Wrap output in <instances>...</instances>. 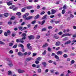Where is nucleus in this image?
I'll return each mask as SVG.
<instances>
[{"label": "nucleus", "mask_w": 76, "mask_h": 76, "mask_svg": "<svg viewBox=\"0 0 76 76\" xmlns=\"http://www.w3.org/2000/svg\"><path fill=\"white\" fill-rule=\"evenodd\" d=\"M48 29H52V27L51 26H48Z\"/></svg>", "instance_id": "obj_61"}, {"label": "nucleus", "mask_w": 76, "mask_h": 76, "mask_svg": "<svg viewBox=\"0 0 76 76\" xmlns=\"http://www.w3.org/2000/svg\"><path fill=\"white\" fill-rule=\"evenodd\" d=\"M40 38V36H39V35H37L36 37L37 39H39Z\"/></svg>", "instance_id": "obj_35"}, {"label": "nucleus", "mask_w": 76, "mask_h": 76, "mask_svg": "<svg viewBox=\"0 0 76 76\" xmlns=\"http://www.w3.org/2000/svg\"><path fill=\"white\" fill-rule=\"evenodd\" d=\"M8 65L10 67H12L13 66V64L12 63V61H9L8 62Z\"/></svg>", "instance_id": "obj_1"}, {"label": "nucleus", "mask_w": 76, "mask_h": 76, "mask_svg": "<svg viewBox=\"0 0 76 76\" xmlns=\"http://www.w3.org/2000/svg\"><path fill=\"white\" fill-rule=\"evenodd\" d=\"M4 15L5 17H7L9 16V14L8 13H5L4 14Z\"/></svg>", "instance_id": "obj_28"}, {"label": "nucleus", "mask_w": 76, "mask_h": 76, "mask_svg": "<svg viewBox=\"0 0 76 76\" xmlns=\"http://www.w3.org/2000/svg\"><path fill=\"white\" fill-rule=\"evenodd\" d=\"M35 63H36V64H39V61H35Z\"/></svg>", "instance_id": "obj_47"}, {"label": "nucleus", "mask_w": 76, "mask_h": 76, "mask_svg": "<svg viewBox=\"0 0 76 76\" xmlns=\"http://www.w3.org/2000/svg\"><path fill=\"white\" fill-rule=\"evenodd\" d=\"M32 8H33V7H32V6H28L26 7V9L28 10L31 9H32Z\"/></svg>", "instance_id": "obj_19"}, {"label": "nucleus", "mask_w": 76, "mask_h": 76, "mask_svg": "<svg viewBox=\"0 0 76 76\" xmlns=\"http://www.w3.org/2000/svg\"><path fill=\"white\" fill-rule=\"evenodd\" d=\"M54 22H55V23H56V24H57V23H60V21H55Z\"/></svg>", "instance_id": "obj_43"}, {"label": "nucleus", "mask_w": 76, "mask_h": 76, "mask_svg": "<svg viewBox=\"0 0 76 76\" xmlns=\"http://www.w3.org/2000/svg\"><path fill=\"white\" fill-rule=\"evenodd\" d=\"M26 10V7L23 8L22 9L21 12H25V10Z\"/></svg>", "instance_id": "obj_18"}, {"label": "nucleus", "mask_w": 76, "mask_h": 76, "mask_svg": "<svg viewBox=\"0 0 76 76\" xmlns=\"http://www.w3.org/2000/svg\"><path fill=\"white\" fill-rule=\"evenodd\" d=\"M60 44H61L60 42L59 41H58L56 42L55 45H56V46H59V45H60Z\"/></svg>", "instance_id": "obj_15"}, {"label": "nucleus", "mask_w": 76, "mask_h": 76, "mask_svg": "<svg viewBox=\"0 0 76 76\" xmlns=\"http://www.w3.org/2000/svg\"><path fill=\"white\" fill-rule=\"evenodd\" d=\"M62 34H63V32H62V31H60L58 33V35H62Z\"/></svg>", "instance_id": "obj_55"}, {"label": "nucleus", "mask_w": 76, "mask_h": 76, "mask_svg": "<svg viewBox=\"0 0 76 76\" xmlns=\"http://www.w3.org/2000/svg\"><path fill=\"white\" fill-rule=\"evenodd\" d=\"M67 40H68V38L67 37H65L63 39V41H67Z\"/></svg>", "instance_id": "obj_21"}, {"label": "nucleus", "mask_w": 76, "mask_h": 76, "mask_svg": "<svg viewBox=\"0 0 76 76\" xmlns=\"http://www.w3.org/2000/svg\"><path fill=\"white\" fill-rule=\"evenodd\" d=\"M71 43V41L70 40H69L68 41L65 42L64 43V45H68V44H70Z\"/></svg>", "instance_id": "obj_12"}, {"label": "nucleus", "mask_w": 76, "mask_h": 76, "mask_svg": "<svg viewBox=\"0 0 76 76\" xmlns=\"http://www.w3.org/2000/svg\"><path fill=\"white\" fill-rule=\"evenodd\" d=\"M32 60V58H28L26 59V61H29Z\"/></svg>", "instance_id": "obj_8"}, {"label": "nucleus", "mask_w": 76, "mask_h": 76, "mask_svg": "<svg viewBox=\"0 0 76 76\" xmlns=\"http://www.w3.org/2000/svg\"><path fill=\"white\" fill-rule=\"evenodd\" d=\"M48 46V44H46L45 45H43L42 47L43 48H45V47H47Z\"/></svg>", "instance_id": "obj_30"}, {"label": "nucleus", "mask_w": 76, "mask_h": 76, "mask_svg": "<svg viewBox=\"0 0 76 76\" xmlns=\"http://www.w3.org/2000/svg\"><path fill=\"white\" fill-rule=\"evenodd\" d=\"M55 75H59V73L58 72H55Z\"/></svg>", "instance_id": "obj_54"}, {"label": "nucleus", "mask_w": 76, "mask_h": 76, "mask_svg": "<svg viewBox=\"0 0 76 76\" xmlns=\"http://www.w3.org/2000/svg\"><path fill=\"white\" fill-rule=\"evenodd\" d=\"M28 38L29 39L31 40V39H34V36L32 35L29 36H28Z\"/></svg>", "instance_id": "obj_6"}, {"label": "nucleus", "mask_w": 76, "mask_h": 76, "mask_svg": "<svg viewBox=\"0 0 76 76\" xmlns=\"http://www.w3.org/2000/svg\"><path fill=\"white\" fill-rule=\"evenodd\" d=\"M25 22H23L21 24V26H23V25H25Z\"/></svg>", "instance_id": "obj_60"}, {"label": "nucleus", "mask_w": 76, "mask_h": 76, "mask_svg": "<svg viewBox=\"0 0 76 76\" xmlns=\"http://www.w3.org/2000/svg\"><path fill=\"white\" fill-rule=\"evenodd\" d=\"M63 56L64 58H67V57H68V55L66 54H64Z\"/></svg>", "instance_id": "obj_25"}, {"label": "nucleus", "mask_w": 76, "mask_h": 76, "mask_svg": "<svg viewBox=\"0 0 76 76\" xmlns=\"http://www.w3.org/2000/svg\"><path fill=\"white\" fill-rule=\"evenodd\" d=\"M71 35H72L71 34H70L69 33L66 34V36L70 37V36H71Z\"/></svg>", "instance_id": "obj_39"}, {"label": "nucleus", "mask_w": 76, "mask_h": 76, "mask_svg": "<svg viewBox=\"0 0 76 76\" xmlns=\"http://www.w3.org/2000/svg\"><path fill=\"white\" fill-rule=\"evenodd\" d=\"M29 15V13H27L26 14H25L23 16V18H26Z\"/></svg>", "instance_id": "obj_16"}, {"label": "nucleus", "mask_w": 76, "mask_h": 76, "mask_svg": "<svg viewBox=\"0 0 76 76\" xmlns=\"http://www.w3.org/2000/svg\"><path fill=\"white\" fill-rule=\"evenodd\" d=\"M26 39V37H23L21 39V41H23V39Z\"/></svg>", "instance_id": "obj_51"}, {"label": "nucleus", "mask_w": 76, "mask_h": 76, "mask_svg": "<svg viewBox=\"0 0 76 76\" xmlns=\"http://www.w3.org/2000/svg\"><path fill=\"white\" fill-rule=\"evenodd\" d=\"M47 53V51H46V50H45L42 53V54L43 55H45L46 54V53Z\"/></svg>", "instance_id": "obj_31"}, {"label": "nucleus", "mask_w": 76, "mask_h": 76, "mask_svg": "<svg viewBox=\"0 0 76 76\" xmlns=\"http://www.w3.org/2000/svg\"><path fill=\"white\" fill-rule=\"evenodd\" d=\"M18 28L19 30H20V31H22V30L23 29V27L20 26L18 27Z\"/></svg>", "instance_id": "obj_23"}, {"label": "nucleus", "mask_w": 76, "mask_h": 76, "mask_svg": "<svg viewBox=\"0 0 76 76\" xmlns=\"http://www.w3.org/2000/svg\"><path fill=\"white\" fill-rule=\"evenodd\" d=\"M18 46L19 47H21V48L22 49L23 51H25V50L23 49L24 46L22 44H20L18 45Z\"/></svg>", "instance_id": "obj_4"}, {"label": "nucleus", "mask_w": 76, "mask_h": 76, "mask_svg": "<svg viewBox=\"0 0 76 76\" xmlns=\"http://www.w3.org/2000/svg\"><path fill=\"white\" fill-rule=\"evenodd\" d=\"M16 15H17L18 16H20L22 14L20 12H17L16 13Z\"/></svg>", "instance_id": "obj_26"}, {"label": "nucleus", "mask_w": 76, "mask_h": 76, "mask_svg": "<svg viewBox=\"0 0 76 76\" xmlns=\"http://www.w3.org/2000/svg\"><path fill=\"white\" fill-rule=\"evenodd\" d=\"M31 45V44L29 43L27 45V48L29 50H31L32 49V46H30Z\"/></svg>", "instance_id": "obj_2"}, {"label": "nucleus", "mask_w": 76, "mask_h": 76, "mask_svg": "<svg viewBox=\"0 0 76 76\" xmlns=\"http://www.w3.org/2000/svg\"><path fill=\"white\" fill-rule=\"evenodd\" d=\"M38 72L39 73H41L42 71L41 69H39L37 70Z\"/></svg>", "instance_id": "obj_22"}, {"label": "nucleus", "mask_w": 76, "mask_h": 76, "mask_svg": "<svg viewBox=\"0 0 76 76\" xmlns=\"http://www.w3.org/2000/svg\"><path fill=\"white\" fill-rule=\"evenodd\" d=\"M13 45V44L12 42H10L9 43V46H10V47H12V46Z\"/></svg>", "instance_id": "obj_33"}, {"label": "nucleus", "mask_w": 76, "mask_h": 76, "mask_svg": "<svg viewBox=\"0 0 76 76\" xmlns=\"http://www.w3.org/2000/svg\"><path fill=\"white\" fill-rule=\"evenodd\" d=\"M39 15H37L35 16L34 17V19L35 20H36V19H38L39 18Z\"/></svg>", "instance_id": "obj_20"}, {"label": "nucleus", "mask_w": 76, "mask_h": 76, "mask_svg": "<svg viewBox=\"0 0 76 76\" xmlns=\"http://www.w3.org/2000/svg\"><path fill=\"white\" fill-rule=\"evenodd\" d=\"M51 15H54L56 12V11L54 9H52L51 10Z\"/></svg>", "instance_id": "obj_10"}, {"label": "nucleus", "mask_w": 76, "mask_h": 76, "mask_svg": "<svg viewBox=\"0 0 76 76\" xmlns=\"http://www.w3.org/2000/svg\"><path fill=\"white\" fill-rule=\"evenodd\" d=\"M48 50L49 51H51V48L49 47L48 48Z\"/></svg>", "instance_id": "obj_45"}, {"label": "nucleus", "mask_w": 76, "mask_h": 76, "mask_svg": "<svg viewBox=\"0 0 76 76\" xmlns=\"http://www.w3.org/2000/svg\"><path fill=\"white\" fill-rule=\"evenodd\" d=\"M48 62L49 63H53V61L51 60H49L48 61Z\"/></svg>", "instance_id": "obj_64"}, {"label": "nucleus", "mask_w": 76, "mask_h": 76, "mask_svg": "<svg viewBox=\"0 0 76 76\" xmlns=\"http://www.w3.org/2000/svg\"><path fill=\"white\" fill-rule=\"evenodd\" d=\"M27 28L26 27H25L23 28V29H22V30H21V31H22L23 30H25V29H26Z\"/></svg>", "instance_id": "obj_57"}, {"label": "nucleus", "mask_w": 76, "mask_h": 76, "mask_svg": "<svg viewBox=\"0 0 76 76\" xmlns=\"http://www.w3.org/2000/svg\"><path fill=\"white\" fill-rule=\"evenodd\" d=\"M22 35V36H23V37H25L26 36V33H23Z\"/></svg>", "instance_id": "obj_42"}, {"label": "nucleus", "mask_w": 76, "mask_h": 76, "mask_svg": "<svg viewBox=\"0 0 76 76\" xmlns=\"http://www.w3.org/2000/svg\"><path fill=\"white\" fill-rule=\"evenodd\" d=\"M0 44H2L3 45H4L5 43L3 42L0 41Z\"/></svg>", "instance_id": "obj_46"}, {"label": "nucleus", "mask_w": 76, "mask_h": 76, "mask_svg": "<svg viewBox=\"0 0 76 76\" xmlns=\"http://www.w3.org/2000/svg\"><path fill=\"white\" fill-rule=\"evenodd\" d=\"M9 53H10V54H13V50H10L9 51Z\"/></svg>", "instance_id": "obj_48"}, {"label": "nucleus", "mask_w": 76, "mask_h": 76, "mask_svg": "<svg viewBox=\"0 0 76 76\" xmlns=\"http://www.w3.org/2000/svg\"><path fill=\"white\" fill-rule=\"evenodd\" d=\"M45 22V20H43L42 21V24H41V25H44V24Z\"/></svg>", "instance_id": "obj_37"}, {"label": "nucleus", "mask_w": 76, "mask_h": 76, "mask_svg": "<svg viewBox=\"0 0 76 76\" xmlns=\"http://www.w3.org/2000/svg\"><path fill=\"white\" fill-rule=\"evenodd\" d=\"M18 55L20 57H21V56H23V55H24V54H23L20 52H19L18 53Z\"/></svg>", "instance_id": "obj_13"}, {"label": "nucleus", "mask_w": 76, "mask_h": 76, "mask_svg": "<svg viewBox=\"0 0 76 76\" xmlns=\"http://www.w3.org/2000/svg\"><path fill=\"white\" fill-rule=\"evenodd\" d=\"M32 66L33 67H37V65H36L35 64H33L32 65Z\"/></svg>", "instance_id": "obj_53"}, {"label": "nucleus", "mask_w": 76, "mask_h": 76, "mask_svg": "<svg viewBox=\"0 0 76 76\" xmlns=\"http://www.w3.org/2000/svg\"><path fill=\"white\" fill-rule=\"evenodd\" d=\"M55 58L56 59H59V57L57 55H55Z\"/></svg>", "instance_id": "obj_27"}, {"label": "nucleus", "mask_w": 76, "mask_h": 76, "mask_svg": "<svg viewBox=\"0 0 76 76\" xmlns=\"http://www.w3.org/2000/svg\"><path fill=\"white\" fill-rule=\"evenodd\" d=\"M41 59H42V58L40 57H39L37 59L39 61H41Z\"/></svg>", "instance_id": "obj_29"}, {"label": "nucleus", "mask_w": 76, "mask_h": 76, "mask_svg": "<svg viewBox=\"0 0 76 76\" xmlns=\"http://www.w3.org/2000/svg\"><path fill=\"white\" fill-rule=\"evenodd\" d=\"M8 75H10L12 74V72L10 71H9L8 72Z\"/></svg>", "instance_id": "obj_34"}, {"label": "nucleus", "mask_w": 76, "mask_h": 76, "mask_svg": "<svg viewBox=\"0 0 76 76\" xmlns=\"http://www.w3.org/2000/svg\"><path fill=\"white\" fill-rule=\"evenodd\" d=\"M65 12H66V11L65 10H63L61 12L62 14H64L65 13Z\"/></svg>", "instance_id": "obj_32"}, {"label": "nucleus", "mask_w": 76, "mask_h": 76, "mask_svg": "<svg viewBox=\"0 0 76 76\" xmlns=\"http://www.w3.org/2000/svg\"><path fill=\"white\" fill-rule=\"evenodd\" d=\"M40 65H37V68H39L40 67Z\"/></svg>", "instance_id": "obj_63"}, {"label": "nucleus", "mask_w": 76, "mask_h": 76, "mask_svg": "<svg viewBox=\"0 0 76 76\" xmlns=\"http://www.w3.org/2000/svg\"><path fill=\"white\" fill-rule=\"evenodd\" d=\"M31 54V52H29L27 54V56H29Z\"/></svg>", "instance_id": "obj_62"}, {"label": "nucleus", "mask_w": 76, "mask_h": 76, "mask_svg": "<svg viewBox=\"0 0 76 76\" xmlns=\"http://www.w3.org/2000/svg\"><path fill=\"white\" fill-rule=\"evenodd\" d=\"M16 41L17 42H21V43H23L24 42V41L23 40H21V39H17L16 40Z\"/></svg>", "instance_id": "obj_3"}, {"label": "nucleus", "mask_w": 76, "mask_h": 76, "mask_svg": "<svg viewBox=\"0 0 76 76\" xmlns=\"http://www.w3.org/2000/svg\"><path fill=\"white\" fill-rule=\"evenodd\" d=\"M42 64L43 65L44 67H46V65H47V63L45 62H42Z\"/></svg>", "instance_id": "obj_17"}, {"label": "nucleus", "mask_w": 76, "mask_h": 76, "mask_svg": "<svg viewBox=\"0 0 76 76\" xmlns=\"http://www.w3.org/2000/svg\"><path fill=\"white\" fill-rule=\"evenodd\" d=\"M18 72L19 73H22L25 72V71L24 70L21 69H18Z\"/></svg>", "instance_id": "obj_7"}, {"label": "nucleus", "mask_w": 76, "mask_h": 76, "mask_svg": "<svg viewBox=\"0 0 76 76\" xmlns=\"http://www.w3.org/2000/svg\"><path fill=\"white\" fill-rule=\"evenodd\" d=\"M32 19V16H28L27 18H25L26 20H30V19Z\"/></svg>", "instance_id": "obj_11"}, {"label": "nucleus", "mask_w": 76, "mask_h": 76, "mask_svg": "<svg viewBox=\"0 0 76 76\" xmlns=\"http://www.w3.org/2000/svg\"><path fill=\"white\" fill-rule=\"evenodd\" d=\"M35 22H36V20H34L33 21H32L31 23L32 25L33 24H34V23H35Z\"/></svg>", "instance_id": "obj_50"}, {"label": "nucleus", "mask_w": 76, "mask_h": 76, "mask_svg": "<svg viewBox=\"0 0 76 76\" xmlns=\"http://www.w3.org/2000/svg\"><path fill=\"white\" fill-rule=\"evenodd\" d=\"M70 58H67L66 59V61H70Z\"/></svg>", "instance_id": "obj_49"}, {"label": "nucleus", "mask_w": 76, "mask_h": 76, "mask_svg": "<svg viewBox=\"0 0 76 76\" xmlns=\"http://www.w3.org/2000/svg\"><path fill=\"white\" fill-rule=\"evenodd\" d=\"M17 46H18V45H15L14 46L12 47V48H16L17 47Z\"/></svg>", "instance_id": "obj_38"}, {"label": "nucleus", "mask_w": 76, "mask_h": 76, "mask_svg": "<svg viewBox=\"0 0 76 76\" xmlns=\"http://www.w3.org/2000/svg\"><path fill=\"white\" fill-rule=\"evenodd\" d=\"M18 29V28L17 27H15V28H14V31H17V30Z\"/></svg>", "instance_id": "obj_58"}, {"label": "nucleus", "mask_w": 76, "mask_h": 76, "mask_svg": "<svg viewBox=\"0 0 76 76\" xmlns=\"http://www.w3.org/2000/svg\"><path fill=\"white\" fill-rule=\"evenodd\" d=\"M4 35H5V37H7V36L9 35L6 32H5L4 33Z\"/></svg>", "instance_id": "obj_40"}, {"label": "nucleus", "mask_w": 76, "mask_h": 76, "mask_svg": "<svg viewBox=\"0 0 76 76\" xmlns=\"http://www.w3.org/2000/svg\"><path fill=\"white\" fill-rule=\"evenodd\" d=\"M7 34L8 35L10 36V30H8L7 32Z\"/></svg>", "instance_id": "obj_24"}, {"label": "nucleus", "mask_w": 76, "mask_h": 76, "mask_svg": "<svg viewBox=\"0 0 76 76\" xmlns=\"http://www.w3.org/2000/svg\"><path fill=\"white\" fill-rule=\"evenodd\" d=\"M38 26V25H36L34 27V29H37V26Z\"/></svg>", "instance_id": "obj_52"}, {"label": "nucleus", "mask_w": 76, "mask_h": 76, "mask_svg": "<svg viewBox=\"0 0 76 76\" xmlns=\"http://www.w3.org/2000/svg\"><path fill=\"white\" fill-rule=\"evenodd\" d=\"M47 30V28H42V30L41 31H45Z\"/></svg>", "instance_id": "obj_36"}, {"label": "nucleus", "mask_w": 76, "mask_h": 76, "mask_svg": "<svg viewBox=\"0 0 76 76\" xmlns=\"http://www.w3.org/2000/svg\"><path fill=\"white\" fill-rule=\"evenodd\" d=\"M45 13V12L44 11H43L41 12V13H40V15H44Z\"/></svg>", "instance_id": "obj_41"}, {"label": "nucleus", "mask_w": 76, "mask_h": 76, "mask_svg": "<svg viewBox=\"0 0 76 76\" xmlns=\"http://www.w3.org/2000/svg\"><path fill=\"white\" fill-rule=\"evenodd\" d=\"M15 19V18L14 17H12L10 19V20H14Z\"/></svg>", "instance_id": "obj_44"}, {"label": "nucleus", "mask_w": 76, "mask_h": 76, "mask_svg": "<svg viewBox=\"0 0 76 76\" xmlns=\"http://www.w3.org/2000/svg\"><path fill=\"white\" fill-rule=\"evenodd\" d=\"M63 8L64 9V10H65L66 9V6L65 5H64V7H63Z\"/></svg>", "instance_id": "obj_56"}, {"label": "nucleus", "mask_w": 76, "mask_h": 76, "mask_svg": "<svg viewBox=\"0 0 76 76\" xmlns=\"http://www.w3.org/2000/svg\"><path fill=\"white\" fill-rule=\"evenodd\" d=\"M47 15H45L42 18V19H44V20H46V19H47Z\"/></svg>", "instance_id": "obj_14"}, {"label": "nucleus", "mask_w": 76, "mask_h": 76, "mask_svg": "<svg viewBox=\"0 0 76 76\" xmlns=\"http://www.w3.org/2000/svg\"><path fill=\"white\" fill-rule=\"evenodd\" d=\"M71 64H74L75 63V61L74 60H72L71 62Z\"/></svg>", "instance_id": "obj_59"}, {"label": "nucleus", "mask_w": 76, "mask_h": 76, "mask_svg": "<svg viewBox=\"0 0 76 76\" xmlns=\"http://www.w3.org/2000/svg\"><path fill=\"white\" fill-rule=\"evenodd\" d=\"M57 54V55H62V54H63V52L61 51H58Z\"/></svg>", "instance_id": "obj_9"}, {"label": "nucleus", "mask_w": 76, "mask_h": 76, "mask_svg": "<svg viewBox=\"0 0 76 76\" xmlns=\"http://www.w3.org/2000/svg\"><path fill=\"white\" fill-rule=\"evenodd\" d=\"M12 1H10L9 2H7V5H8V6H10L11 5H12L13 4L12 3Z\"/></svg>", "instance_id": "obj_5"}]
</instances>
